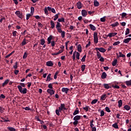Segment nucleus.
<instances>
[{
	"mask_svg": "<svg viewBox=\"0 0 131 131\" xmlns=\"http://www.w3.org/2000/svg\"><path fill=\"white\" fill-rule=\"evenodd\" d=\"M67 110V108L65 107V104L61 103L60 106L58 107V110H56L55 111L56 114L57 116H60V112H62V111H64Z\"/></svg>",
	"mask_w": 131,
	"mask_h": 131,
	"instance_id": "f257e3e1",
	"label": "nucleus"
},
{
	"mask_svg": "<svg viewBox=\"0 0 131 131\" xmlns=\"http://www.w3.org/2000/svg\"><path fill=\"white\" fill-rule=\"evenodd\" d=\"M81 117V116L79 115H77L74 117L73 120H74V122H73V125H75V126H76V125L78 124V120H80Z\"/></svg>",
	"mask_w": 131,
	"mask_h": 131,
	"instance_id": "f03ea898",
	"label": "nucleus"
},
{
	"mask_svg": "<svg viewBox=\"0 0 131 131\" xmlns=\"http://www.w3.org/2000/svg\"><path fill=\"white\" fill-rule=\"evenodd\" d=\"M17 89H18L19 92L21 94H27V89L26 88H22V86L21 85H17Z\"/></svg>",
	"mask_w": 131,
	"mask_h": 131,
	"instance_id": "7ed1b4c3",
	"label": "nucleus"
},
{
	"mask_svg": "<svg viewBox=\"0 0 131 131\" xmlns=\"http://www.w3.org/2000/svg\"><path fill=\"white\" fill-rule=\"evenodd\" d=\"M94 41L95 43H98L99 42L98 38V33L96 32L94 33Z\"/></svg>",
	"mask_w": 131,
	"mask_h": 131,
	"instance_id": "20e7f679",
	"label": "nucleus"
},
{
	"mask_svg": "<svg viewBox=\"0 0 131 131\" xmlns=\"http://www.w3.org/2000/svg\"><path fill=\"white\" fill-rule=\"evenodd\" d=\"M15 15L17 16L18 18L20 19H23V13H22L20 11H16L15 12Z\"/></svg>",
	"mask_w": 131,
	"mask_h": 131,
	"instance_id": "39448f33",
	"label": "nucleus"
},
{
	"mask_svg": "<svg viewBox=\"0 0 131 131\" xmlns=\"http://www.w3.org/2000/svg\"><path fill=\"white\" fill-rule=\"evenodd\" d=\"M95 50L96 51V52H97V51H99L101 53H105V52H106V49H105L104 48H103L102 47L100 48H96Z\"/></svg>",
	"mask_w": 131,
	"mask_h": 131,
	"instance_id": "423d86ee",
	"label": "nucleus"
},
{
	"mask_svg": "<svg viewBox=\"0 0 131 131\" xmlns=\"http://www.w3.org/2000/svg\"><path fill=\"white\" fill-rule=\"evenodd\" d=\"M27 41H28V40L26 39V38H25L21 42L20 46H21V47L26 46V45H27V43H28V42Z\"/></svg>",
	"mask_w": 131,
	"mask_h": 131,
	"instance_id": "0eeeda50",
	"label": "nucleus"
},
{
	"mask_svg": "<svg viewBox=\"0 0 131 131\" xmlns=\"http://www.w3.org/2000/svg\"><path fill=\"white\" fill-rule=\"evenodd\" d=\"M59 33H61V37L64 38L65 37V31H62V29H59L57 31Z\"/></svg>",
	"mask_w": 131,
	"mask_h": 131,
	"instance_id": "6e6552de",
	"label": "nucleus"
},
{
	"mask_svg": "<svg viewBox=\"0 0 131 131\" xmlns=\"http://www.w3.org/2000/svg\"><path fill=\"white\" fill-rule=\"evenodd\" d=\"M47 92L48 94H50V96H53V95L55 94V91H54V90L48 89Z\"/></svg>",
	"mask_w": 131,
	"mask_h": 131,
	"instance_id": "1a4fd4ad",
	"label": "nucleus"
},
{
	"mask_svg": "<svg viewBox=\"0 0 131 131\" xmlns=\"http://www.w3.org/2000/svg\"><path fill=\"white\" fill-rule=\"evenodd\" d=\"M46 65L49 67H53V66H54V63H53V61L50 60L46 62Z\"/></svg>",
	"mask_w": 131,
	"mask_h": 131,
	"instance_id": "9d476101",
	"label": "nucleus"
},
{
	"mask_svg": "<svg viewBox=\"0 0 131 131\" xmlns=\"http://www.w3.org/2000/svg\"><path fill=\"white\" fill-rule=\"evenodd\" d=\"M81 15L83 17H85L86 16H88V11H86L84 9L82 10Z\"/></svg>",
	"mask_w": 131,
	"mask_h": 131,
	"instance_id": "9b49d317",
	"label": "nucleus"
},
{
	"mask_svg": "<svg viewBox=\"0 0 131 131\" xmlns=\"http://www.w3.org/2000/svg\"><path fill=\"white\" fill-rule=\"evenodd\" d=\"M61 27H62V25H61V24H60V23L57 21V25L56 26V28L57 31H59V30L61 29Z\"/></svg>",
	"mask_w": 131,
	"mask_h": 131,
	"instance_id": "f8f14e48",
	"label": "nucleus"
},
{
	"mask_svg": "<svg viewBox=\"0 0 131 131\" xmlns=\"http://www.w3.org/2000/svg\"><path fill=\"white\" fill-rule=\"evenodd\" d=\"M61 91L62 93H66V94H68L69 93V89L67 88H62L61 89Z\"/></svg>",
	"mask_w": 131,
	"mask_h": 131,
	"instance_id": "ddd939ff",
	"label": "nucleus"
},
{
	"mask_svg": "<svg viewBox=\"0 0 131 131\" xmlns=\"http://www.w3.org/2000/svg\"><path fill=\"white\" fill-rule=\"evenodd\" d=\"M77 8L79 10L81 9L82 8V4L81 3V2L79 1L78 3H77Z\"/></svg>",
	"mask_w": 131,
	"mask_h": 131,
	"instance_id": "4468645a",
	"label": "nucleus"
},
{
	"mask_svg": "<svg viewBox=\"0 0 131 131\" xmlns=\"http://www.w3.org/2000/svg\"><path fill=\"white\" fill-rule=\"evenodd\" d=\"M115 35H117V33H110L107 35V37H113V36H115Z\"/></svg>",
	"mask_w": 131,
	"mask_h": 131,
	"instance_id": "2eb2a0df",
	"label": "nucleus"
},
{
	"mask_svg": "<svg viewBox=\"0 0 131 131\" xmlns=\"http://www.w3.org/2000/svg\"><path fill=\"white\" fill-rule=\"evenodd\" d=\"M89 26H90L91 30H93V31H95V30H96L97 29L96 27H95V26H94L93 25L90 24V25H89Z\"/></svg>",
	"mask_w": 131,
	"mask_h": 131,
	"instance_id": "dca6fc26",
	"label": "nucleus"
},
{
	"mask_svg": "<svg viewBox=\"0 0 131 131\" xmlns=\"http://www.w3.org/2000/svg\"><path fill=\"white\" fill-rule=\"evenodd\" d=\"M103 86L104 89H106V90H109V89H111V86H109V84H103Z\"/></svg>",
	"mask_w": 131,
	"mask_h": 131,
	"instance_id": "f3484780",
	"label": "nucleus"
},
{
	"mask_svg": "<svg viewBox=\"0 0 131 131\" xmlns=\"http://www.w3.org/2000/svg\"><path fill=\"white\" fill-rule=\"evenodd\" d=\"M51 28L52 29H54L55 28V23L53 20H51L50 21Z\"/></svg>",
	"mask_w": 131,
	"mask_h": 131,
	"instance_id": "a211bd4d",
	"label": "nucleus"
},
{
	"mask_svg": "<svg viewBox=\"0 0 131 131\" xmlns=\"http://www.w3.org/2000/svg\"><path fill=\"white\" fill-rule=\"evenodd\" d=\"M10 81V80L7 79L5 81V82L2 84L3 88L5 87V85H7L9 83V82Z\"/></svg>",
	"mask_w": 131,
	"mask_h": 131,
	"instance_id": "6ab92c4d",
	"label": "nucleus"
},
{
	"mask_svg": "<svg viewBox=\"0 0 131 131\" xmlns=\"http://www.w3.org/2000/svg\"><path fill=\"white\" fill-rule=\"evenodd\" d=\"M130 40H131V38H127L123 40V42L124 43H128V42H129V41H130Z\"/></svg>",
	"mask_w": 131,
	"mask_h": 131,
	"instance_id": "aec40b11",
	"label": "nucleus"
},
{
	"mask_svg": "<svg viewBox=\"0 0 131 131\" xmlns=\"http://www.w3.org/2000/svg\"><path fill=\"white\" fill-rule=\"evenodd\" d=\"M107 77V74L105 72H103L101 75V78L102 79H105Z\"/></svg>",
	"mask_w": 131,
	"mask_h": 131,
	"instance_id": "412c9836",
	"label": "nucleus"
},
{
	"mask_svg": "<svg viewBox=\"0 0 131 131\" xmlns=\"http://www.w3.org/2000/svg\"><path fill=\"white\" fill-rule=\"evenodd\" d=\"M107 95L106 94H103L100 98V100H102V101H105L106 100V98H107Z\"/></svg>",
	"mask_w": 131,
	"mask_h": 131,
	"instance_id": "4be33fe9",
	"label": "nucleus"
},
{
	"mask_svg": "<svg viewBox=\"0 0 131 131\" xmlns=\"http://www.w3.org/2000/svg\"><path fill=\"white\" fill-rule=\"evenodd\" d=\"M77 51L80 53H81L82 51V50L81 49V45H80V44H79L77 46Z\"/></svg>",
	"mask_w": 131,
	"mask_h": 131,
	"instance_id": "5701e85b",
	"label": "nucleus"
},
{
	"mask_svg": "<svg viewBox=\"0 0 131 131\" xmlns=\"http://www.w3.org/2000/svg\"><path fill=\"white\" fill-rule=\"evenodd\" d=\"M79 113V110H78V108H76V110L74 111L73 115L75 116Z\"/></svg>",
	"mask_w": 131,
	"mask_h": 131,
	"instance_id": "b1692460",
	"label": "nucleus"
},
{
	"mask_svg": "<svg viewBox=\"0 0 131 131\" xmlns=\"http://www.w3.org/2000/svg\"><path fill=\"white\" fill-rule=\"evenodd\" d=\"M119 25V23L118 21H116L115 24H113L111 25L112 27H117Z\"/></svg>",
	"mask_w": 131,
	"mask_h": 131,
	"instance_id": "393cba45",
	"label": "nucleus"
},
{
	"mask_svg": "<svg viewBox=\"0 0 131 131\" xmlns=\"http://www.w3.org/2000/svg\"><path fill=\"white\" fill-rule=\"evenodd\" d=\"M51 75H52V74H48L46 81H51V80L52 79V78H51Z\"/></svg>",
	"mask_w": 131,
	"mask_h": 131,
	"instance_id": "a878e982",
	"label": "nucleus"
},
{
	"mask_svg": "<svg viewBox=\"0 0 131 131\" xmlns=\"http://www.w3.org/2000/svg\"><path fill=\"white\" fill-rule=\"evenodd\" d=\"M40 45L41 46H43V45H45V43H46V41L45 40V39L44 38H42V39H41L40 40Z\"/></svg>",
	"mask_w": 131,
	"mask_h": 131,
	"instance_id": "bb28decb",
	"label": "nucleus"
},
{
	"mask_svg": "<svg viewBox=\"0 0 131 131\" xmlns=\"http://www.w3.org/2000/svg\"><path fill=\"white\" fill-rule=\"evenodd\" d=\"M125 83L126 84V85H127V86H131V80L128 81H126Z\"/></svg>",
	"mask_w": 131,
	"mask_h": 131,
	"instance_id": "cd10ccee",
	"label": "nucleus"
},
{
	"mask_svg": "<svg viewBox=\"0 0 131 131\" xmlns=\"http://www.w3.org/2000/svg\"><path fill=\"white\" fill-rule=\"evenodd\" d=\"M124 108L125 109V110H127V111H128V110H130V106H129V105H125L124 106Z\"/></svg>",
	"mask_w": 131,
	"mask_h": 131,
	"instance_id": "c85d7f7f",
	"label": "nucleus"
},
{
	"mask_svg": "<svg viewBox=\"0 0 131 131\" xmlns=\"http://www.w3.org/2000/svg\"><path fill=\"white\" fill-rule=\"evenodd\" d=\"M27 57H28V53L27 52H25L23 56V59H25Z\"/></svg>",
	"mask_w": 131,
	"mask_h": 131,
	"instance_id": "c756f323",
	"label": "nucleus"
},
{
	"mask_svg": "<svg viewBox=\"0 0 131 131\" xmlns=\"http://www.w3.org/2000/svg\"><path fill=\"white\" fill-rule=\"evenodd\" d=\"M14 53H15V51H12L10 54L6 55L5 56V58H10V57H11V56H12V55H13V54H14Z\"/></svg>",
	"mask_w": 131,
	"mask_h": 131,
	"instance_id": "7c9ffc66",
	"label": "nucleus"
},
{
	"mask_svg": "<svg viewBox=\"0 0 131 131\" xmlns=\"http://www.w3.org/2000/svg\"><path fill=\"white\" fill-rule=\"evenodd\" d=\"M97 56L98 59H100L102 57L101 53L98 51H97Z\"/></svg>",
	"mask_w": 131,
	"mask_h": 131,
	"instance_id": "2f4dec72",
	"label": "nucleus"
},
{
	"mask_svg": "<svg viewBox=\"0 0 131 131\" xmlns=\"http://www.w3.org/2000/svg\"><path fill=\"white\" fill-rule=\"evenodd\" d=\"M121 106H122V100H120L118 101V107H119V108H120V107H121Z\"/></svg>",
	"mask_w": 131,
	"mask_h": 131,
	"instance_id": "473e14b6",
	"label": "nucleus"
},
{
	"mask_svg": "<svg viewBox=\"0 0 131 131\" xmlns=\"http://www.w3.org/2000/svg\"><path fill=\"white\" fill-rule=\"evenodd\" d=\"M59 15H60V13H58L56 14L54 16V21H56L57 20V19H58V18H59Z\"/></svg>",
	"mask_w": 131,
	"mask_h": 131,
	"instance_id": "72a5a7b5",
	"label": "nucleus"
},
{
	"mask_svg": "<svg viewBox=\"0 0 131 131\" xmlns=\"http://www.w3.org/2000/svg\"><path fill=\"white\" fill-rule=\"evenodd\" d=\"M8 130L10 131H16V129L15 128H13L12 127H8Z\"/></svg>",
	"mask_w": 131,
	"mask_h": 131,
	"instance_id": "f704fd0d",
	"label": "nucleus"
},
{
	"mask_svg": "<svg viewBox=\"0 0 131 131\" xmlns=\"http://www.w3.org/2000/svg\"><path fill=\"white\" fill-rule=\"evenodd\" d=\"M116 64H117V59H114L112 62L113 66H116Z\"/></svg>",
	"mask_w": 131,
	"mask_h": 131,
	"instance_id": "c9c22d12",
	"label": "nucleus"
},
{
	"mask_svg": "<svg viewBox=\"0 0 131 131\" xmlns=\"http://www.w3.org/2000/svg\"><path fill=\"white\" fill-rule=\"evenodd\" d=\"M82 72H84L85 69V64H82L81 67Z\"/></svg>",
	"mask_w": 131,
	"mask_h": 131,
	"instance_id": "e433bc0d",
	"label": "nucleus"
},
{
	"mask_svg": "<svg viewBox=\"0 0 131 131\" xmlns=\"http://www.w3.org/2000/svg\"><path fill=\"white\" fill-rule=\"evenodd\" d=\"M94 5L95 7H99V2L94 1Z\"/></svg>",
	"mask_w": 131,
	"mask_h": 131,
	"instance_id": "4c0bfd02",
	"label": "nucleus"
},
{
	"mask_svg": "<svg viewBox=\"0 0 131 131\" xmlns=\"http://www.w3.org/2000/svg\"><path fill=\"white\" fill-rule=\"evenodd\" d=\"M58 22H65V18L64 17H62L61 18L58 19Z\"/></svg>",
	"mask_w": 131,
	"mask_h": 131,
	"instance_id": "58836bf2",
	"label": "nucleus"
},
{
	"mask_svg": "<svg viewBox=\"0 0 131 131\" xmlns=\"http://www.w3.org/2000/svg\"><path fill=\"white\" fill-rule=\"evenodd\" d=\"M76 59H77V60H79V57L80 56V54H79V52H76Z\"/></svg>",
	"mask_w": 131,
	"mask_h": 131,
	"instance_id": "ea45409f",
	"label": "nucleus"
},
{
	"mask_svg": "<svg viewBox=\"0 0 131 131\" xmlns=\"http://www.w3.org/2000/svg\"><path fill=\"white\" fill-rule=\"evenodd\" d=\"M2 119H3V121H1L2 122H10L9 120H6V119L4 117L2 118Z\"/></svg>",
	"mask_w": 131,
	"mask_h": 131,
	"instance_id": "a19ab883",
	"label": "nucleus"
},
{
	"mask_svg": "<svg viewBox=\"0 0 131 131\" xmlns=\"http://www.w3.org/2000/svg\"><path fill=\"white\" fill-rule=\"evenodd\" d=\"M113 127H114V128H118V125L117 124V123H115L112 125Z\"/></svg>",
	"mask_w": 131,
	"mask_h": 131,
	"instance_id": "79ce46f5",
	"label": "nucleus"
},
{
	"mask_svg": "<svg viewBox=\"0 0 131 131\" xmlns=\"http://www.w3.org/2000/svg\"><path fill=\"white\" fill-rule=\"evenodd\" d=\"M121 15V17L122 18H124V17H126V16H127V14H126L125 12H123L122 13Z\"/></svg>",
	"mask_w": 131,
	"mask_h": 131,
	"instance_id": "37998d69",
	"label": "nucleus"
},
{
	"mask_svg": "<svg viewBox=\"0 0 131 131\" xmlns=\"http://www.w3.org/2000/svg\"><path fill=\"white\" fill-rule=\"evenodd\" d=\"M105 111H106V112H108V113H110V112H111V111L110 110V108H109V107H105Z\"/></svg>",
	"mask_w": 131,
	"mask_h": 131,
	"instance_id": "c03bdc74",
	"label": "nucleus"
},
{
	"mask_svg": "<svg viewBox=\"0 0 131 131\" xmlns=\"http://www.w3.org/2000/svg\"><path fill=\"white\" fill-rule=\"evenodd\" d=\"M34 13V7H31V15H33Z\"/></svg>",
	"mask_w": 131,
	"mask_h": 131,
	"instance_id": "a18cd8bd",
	"label": "nucleus"
},
{
	"mask_svg": "<svg viewBox=\"0 0 131 131\" xmlns=\"http://www.w3.org/2000/svg\"><path fill=\"white\" fill-rule=\"evenodd\" d=\"M119 57H121L122 58H125V55L122 54V53L119 52Z\"/></svg>",
	"mask_w": 131,
	"mask_h": 131,
	"instance_id": "49530a36",
	"label": "nucleus"
},
{
	"mask_svg": "<svg viewBox=\"0 0 131 131\" xmlns=\"http://www.w3.org/2000/svg\"><path fill=\"white\" fill-rule=\"evenodd\" d=\"M89 108H90V106H86L85 107H83V110H85L86 112H88L89 111Z\"/></svg>",
	"mask_w": 131,
	"mask_h": 131,
	"instance_id": "de8ad7c7",
	"label": "nucleus"
},
{
	"mask_svg": "<svg viewBox=\"0 0 131 131\" xmlns=\"http://www.w3.org/2000/svg\"><path fill=\"white\" fill-rule=\"evenodd\" d=\"M85 58H86V55H84L81 59V62H85Z\"/></svg>",
	"mask_w": 131,
	"mask_h": 131,
	"instance_id": "09e8293b",
	"label": "nucleus"
},
{
	"mask_svg": "<svg viewBox=\"0 0 131 131\" xmlns=\"http://www.w3.org/2000/svg\"><path fill=\"white\" fill-rule=\"evenodd\" d=\"M24 109L26 110V111H31V108L30 107L26 106V107H24Z\"/></svg>",
	"mask_w": 131,
	"mask_h": 131,
	"instance_id": "8fccbe9b",
	"label": "nucleus"
},
{
	"mask_svg": "<svg viewBox=\"0 0 131 131\" xmlns=\"http://www.w3.org/2000/svg\"><path fill=\"white\" fill-rule=\"evenodd\" d=\"M101 22H105L106 21V16H103L102 18H100Z\"/></svg>",
	"mask_w": 131,
	"mask_h": 131,
	"instance_id": "3c124183",
	"label": "nucleus"
},
{
	"mask_svg": "<svg viewBox=\"0 0 131 131\" xmlns=\"http://www.w3.org/2000/svg\"><path fill=\"white\" fill-rule=\"evenodd\" d=\"M120 43V41H118L113 43V46H118Z\"/></svg>",
	"mask_w": 131,
	"mask_h": 131,
	"instance_id": "603ef678",
	"label": "nucleus"
},
{
	"mask_svg": "<svg viewBox=\"0 0 131 131\" xmlns=\"http://www.w3.org/2000/svg\"><path fill=\"white\" fill-rule=\"evenodd\" d=\"M105 115V112L103 110L100 111V116L102 117Z\"/></svg>",
	"mask_w": 131,
	"mask_h": 131,
	"instance_id": "864d4df0",
	"label": "nucleus"
},
{
	"mask_svg": "<svg viewBox=\"0 0 131 131\" xmlns=\"http://www.w3.org/2000/svg\"><path fill=\"white\" fill-rule=\"evenodd\" d=\"M97 102H98V99H94L92 100V101L91 102V104L93 105L94 104H96V103H97Z\"/></svg>",
	"mask_w": 131,
	"mask_h": 131,
	"instance_id": "5fc2aeb1",
	"label": "nucleus"
},
{
	"mask_svg": "<svg viewBox=\"0 0 131 131\" xmlns=\"http://www.w3.org/2000/svg\"><path fill=\"white\" fill-rule=\"evenodd\" d=\"M14 69H17L18 68V62L15 63V65L13 66Z\"/></svg>",
	"mask_w": 131,
	"mask_h": 131,
	"instance_id": "6e6d98bb",
	"label": "nucleus"
},
{
	"mask_svg": "<svg viewBox=\"0 0 131 131\" xmlns=\"http://www.w3.org/2000/svg\"><path fill=\"white\" fill-rule=\"evenodd\" d=\"M30 17H31V14H27L26 15V20H29V18H30Z\"/></svg>",
	"mask_w": 131,
	"mask_h": 131,
	"instance_id": "4d7b16f0",
	"label": "nucleus"
},
{
	"mask_svg": "<svg viewBox=\"0 0 131 131\" xmlns=\"http://www.w3.org/2000/svg\"><path fill=\"white\" fill-rule=\"evenodd\" d=\"M44 11L46 15H49V11H48V9L47 8V7L45 8Z\"/></svg>",
	"mask_w": 131,
	"mask_h": 131,
	"instance_id": "13d9d810",
	"label": "nucleus"
},
{
	"mask_svg": "<svg viewBox=\"0 0 131 131\" xmlns=\"http://www.w3.org/2000/svg\"><path fill=\"white\" fill-rule=\"evenodd\" d=\"M127 34H129V29L127 28L125 31V35H127Z\"/></svg>",
	"mask_w": 131,
	"mask_h": 131,
	"instance_id": "bf43d9fd",
	"label": "nucleus"
},
{
	"mask_svg": "<svg viewBox=\"0 0 131 131\" xmlns=\"http://www.w3.org/2000/svg\"><path fill=\"white\" fill-rule=\"evenodd\" d=\"M48 88L50 89L49 90H52L53 89V83H50L48 85Z\"/></svg>",
	"mask_w": 131,
	"mask_h": 131,
	"instance_id": "052dcab7",
	"label": "nucleus"
},
{
	"mask_svg": "<svg viewBox=\"0 0 131 131\" xmlns=\"http://www.w3.org/2000/svg\"><path fill=\"white\" fill-rule=\"evenodd\" d=\"M4 110H5V108L4 107L0 106V112L1 113H3L4 112Z\"/></svg>",
	"mask_w": 131,
	"mask_h": 131,
	"instance_id": "680f3d73",
	"label": "nucleus"
},
{
	"mask_svg": "<svg viewBox=\"0 0 131 131\" xmlns=\"http://www.w3.org/2000/svg\"><path fill=\"white\" fill-rule=\"evenodd\" d=\"M18 73H19V70H14V74H15V75H17Z\"/></svg>",
	"mask_w": 131,
	"mask_h": 131,
	"instance_id": "e2e57ef3",
	"label": "nucleus"
},
{
	"mask_svg": "<svg viewBox=\"0 0 131 131\" xmlns=\"http://www.w3.org/2000/svg\"><path fill=\"white\" fill-rule=\"evenodd\" d=\"M53 39V36L50 35L47 39V40L52 41V39Z\"/></svg>",
	"mask_w": 131,
	"mask_h": 131,
	"instance_id": "0e129e2a",
	"label": "nucleus"
},
{
	"mask_svg": "<svg viewBox=\"0 0 131 131\" xmlns=\"http://www.w3.org/2000/svg\"><path fill=\"white\" fill-rule=\"evenodd\" d=\"M38 27H41V28H42L43 25H42V24H41V23L38 22Z\"/></svg>",
	"mask_w": 131,
	"mask_h": 131,
	"instance_id": "69168bd1",
	"label": "nucleus"
},
{
	"mask_svg": "<svg viewBox=\"0 0 131 131\" xmlns=\"http://www.w3.org/2000/svg\"><path fill=\"white\" fill-rule=\"evenodd\" d=\"M112 87L114 88V89H119L120 88L119 86L117 85H113Z\"/></svg>",
	"mask_w": 131,
	"mask_h": 131,
	"instance_id": "338daca9",
	"label": "nucleus"
},
{
	"mask_svg": "<svg viewBox=\"0 0 131 131\" xmlns=\"http://www.w3.org/2000/svg\"><path fill=\"white\" fill-rule=\"evenodd\" d=\"M13 36H16V34H17V31H14L12 32Z\"/></svg>",
	"mask_w": 131,
	"mask_h": 131,
	"instance_id": "774afa93",
	"label": "nucleus"
}]
</instances>
